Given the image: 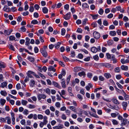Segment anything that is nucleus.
<instances>
[{"mask_svg":"<svg viewBox=\"0 0 129 129\" xmlns=\"http://www.w3.org/2000/svg\"><path fill=\"white\" fill-rule=\"evenodd\" d=\"M92 16L93 19H96L97 18L98 15H92Z\"/></svg>","mask_w":129,"mask_h":129,"instance_id":"0e129e2a","label":"nucleus"},{"mask_svg":"<svg viewBox=\"0 0 129 129\" xmlns=\"http://www.w3.org/2000/svg\"><path fill=\"white\" fill-rule=\"evenodd\" d=\"M42 11L45 14L48 13V10L46 7H44L42 9Z\"/></svg>","mask_w":129,"mask_h":129,"instance_id":"bb28decb","label":"nucleus"},{"mask_svg":"<svg viewBox=\"0 0 129 129\" xmlns=\"http://www.w3.org/2000/svg\"><path fill=\"white\" fill-rule=\"evenodd\" d=\"M4 127L5 129H11V127L7 125H5L4 126Z\"/></svg>","mask_w":129,"mask_h":129,"instance_id":"bf43d9fd","label":"nucleus"},{"mask_svg":"<svg viewBox=\"0 0 129 129\" xmlns=\"http://www.w3.org/2000/svg\"><path fill=\"white\" fill-rule=\"evenodd\" d=\"M58 92L62 98L65 99H66L65 97H64L62 96L63 95H65L66 94V91L64 90H62L61 91V93H60L59 91H58Z\"/></svg>","mask_w":129,"mask_h":129,"instance_id":"6e6552de","label":"nucleus"},{"mask_svg":"<svg viewBox=\"0 0 129 129\" xmlns=\"http://www.w3.org/2000/svg\"><path fill=\"white\" fill-rule=\"evenodd\" d=\"M66 32V30L64 28H62L61 30V35L63 36L65 35Z\"/></svg>","mask_w":129,"mask_h":129,"instance_id":"a18cd8bd","label":"nucleus"},{"mask_svg":"<svg viewBox=\"0 0 129 129\" xmlns=\"http://www.w3.org/2000/svg\"><path fill=\"white\" fill-rule=\"evenodd\" d=\"M112 121L113 124L114 125H117L118 124V121L115 119H113Z\"/></svg>","mask_w":129,"mask_h":129,"instance_id":"2f4dec72","label":"nucleus"},{"mask_svg":"<svg viewBox=\"0 0 129 129\" xmlns=\"http://www.w3.org/2000/svg\"><path fill=\"white\" fill-rule=\"evenodd\" d=\"M8 83L6 81L3 82L0 85V87L2 88H6L7 87Z\"/></svg>","mask_w":129,"mask_h":129,"instance_id":"423d86ee","label":"nucleus"},{"mask_svg":"<svg viewBox=\"0 0 129 129\" xmlns=\"http://www.w3.org/2000/svg\"><path fill=\"white\" fill-rule=\"evenodd\" d=\"M91 51L92 52L94 53H95L97 51V48L94 47H93L91 48Z\"/></svg>","mask_w":129,"mask_h":129,"instance_id":"a878e982","label":"nucleus"},{"mask_svg":"<svg viewBox=\"0 0 129 129\" xmlns=\"http://www.w3.org/2000/svg\"><path fill=\"white\" fill-rule=\"evenodd\" d=\"M71 77V75H69L68 77L67 80V84H69L70 81Z\"/></svg>","mask_w":129,"mask_h":129,"instance_id":"c03bdc74","label":"nucleus"},{"mask_svg":"<svg viewBox=\"0 0 129 129\" xmlns=\"http://www.w3.org/2000/svg\"><path fill=\"white\" fill-rule=\"evenodd\" d=\"M48 70L49 71H52L53 72H55L56 71L55 69L52 66H50L48 68Z\"/></svg>","mask_w":129,"mask_h":129,"instance_id":"9d476101","label":"nucleus"},{"mask_svg":"<svg viewBox=\"0 0 129 129\" xmlns=\"http://www.w3.org/2000/svg\"><path fill=\"white\" fill-rule=\"evenodd\" d=\"M40 51L44 57H46L47 56L48 53L46 50H44L43 49H41Z\"/></svg>","mask_w":129,"mask_h":129,"instance_id":"7ed1b4c3","label":"nucleus"},{"mask_svg":"<svg viewBox=\"0 0 129 129\" xmlns=\"http://www.w3.org/2000/svg\"><path fill=\"white\" fill-rule=\"evenodd\" d=\"M15 37L12 36H11L9 37V40L13 41L15 40Z\"/></svg>","mask_w":129,"mask_h":129,"instance_id":"09e8293b","label":"nucleus"},{"mask_svg":"<svg viewBox=\"0 0 129 129\" xmlns=\"http://www.w3.org/2000/svg\"><path fill=\"white\" fill-rule=\"evenodd\" d=\"M38 118L40 119H42L43 118V116L41 114H38Z\"/></svg>","mask_w":129,"mask_h":129,"instance_id":"680f3d73","label":"nucleus"},{"mask_svg":"<svg viewBox=\"0 0 129 129\" xmlns=\"http://www.w3.org/2000/svg\"><path fill=\"white\" fill-rule=\"evenodd\" d=\"M127 120L126 118H123L121 121L120 126H123L126 125L127 123Z\"/></svg>","mask_w":129,"mask_h":129,"instance_id":"39448f33","label":"nucleus"},{"mask_svg":"<svg viewBox=\"0 0 129 129\" xmlns=\"http://www.w3.org/2000/svg\"><path fill=\"white\" fill-rule=\"evenodd\" d=\"M0 66L1 68H4L6 67V65L3 62L0 61Z\"/></svg>","mask_w":129,"mask_h":129,"instance_id":"a19ab883","label":"nucleus"},{"mask_svg":"<svg viewBox=\"0 0 129 129\" xmlns=\"http://www.w3.org/2000/svg\"><path fill=\"white\" fill-rule=\"evenodd\" d=\"M0 93L2 95L5 96H6L7 95V93L5 90H1L0 92Z\"/></svg>","mask_w":129,"mask_h":129,"instance_id":"a211bd4d","label":"nucleus"},{"mask_svg":"<svg viewBox=\"0 0 129 129\" xmlns=\"http://www.w3.org/2000/svg\"><path fill=\"white\" fill-rule=\"evenodd\" d=\"M69 108L70 110L74 112H77V109H76V107L75 106H70L69 107Z\"/></svg>","mask_w":129,"mask_h":129,"instance_id":"ddd939ff","label":"nucleus"},{"mask_svg":"<svg viewBox=\"0 0 129 129\" xmlns=\"http://www.w3.org/2000/svg\"><path fill=\"white\" fill-rule=\"evenodd\" d=\"M79 109L80 110L78 113V114L80 115V116H82V114H83V111H84V110L80 109Z\"/></svg>","mask_w":129,"mask_h":129,"instance_id":"5fc2aeb1","label":"nucleus"},{"mask_svg":"<svg viewBox=\"0 0 129 129\" xmlns=\"http://www.w3.org/2000/svg\"><path fill=\"white\" fill-rule=\"evenodd\" d=\"M55 106L57 108H59L60 107V104L59 102H57L55 104Z\"/></svg>","mask_w":129,"mask_h":129,"instance_id":"3c124183","label":"nucleus"},{"mask_svg":"<svg viewBox=\"0 0 129 129\" xmlns=\"http://www.w3.org/2000/svg\"><path fill=\"white\" fill-rule=\"evenodd\" d=\"M44 90L45 91L46 93L49 94H50V91L49 88H47L46 90Z\"/></svg>","mask_w":129,"mask_h":129,"instance_id":"79ce46f5","label":"nucleus"},{"mask_svg":"<svg viewBox=\"0 0 129 129\" xmlns=\"http://www.w3.org/2000/svg\"><path fill=\"white\" fill-rule=\"evenodd\" d=\"M7 121V123L8 124H10L11 123V118L9 117H6V121Z\"/></svg>","mask_w":129,"mask_h":129,"instance_id":"2eb2a0df","label":"nucleus"},{"mask_svg":"<svg viewBox=\"0 0 129 129\" xmlns=\"http://www.w3.org/2000/svg\"><path fill=\"white\" fill-rule=\"evenodd\" d=\"M103 66L107 68H109L111 67V64L107 63L104 64L103 65Z\"/></svg>","mask_w":129,"mask_h":129,"instance_id":"f704fd0d","label":"nucleus"},{"mask_svg":"<svg viewBox=\"0 0 129 129\" xmlns=\"http://www.w3.org/2000/svg\"><path fill=\"white\" fill-rule=\"evenodd\" d=\"M99 80L102 81H103L104 80V78L102 76H100L99 77Z\"/></svg>","mask_w":129,"mask_h":129,"instance_id":"69168bd1","label":"nucleus"},{"mask_svg":"<svg viewBox=\"0 0 129 129\" xmlns=\"http://www.w3.org/2000/svg\"><path fill=\"white\" fill-rule=\"evenodd\" d=\"M12 31H9L8 30H5L4 31V33L6 35H9L11 33Z\"/></svg>","mask_w":129,"mask_h":129,"instance_id":"b1692460","label":"nucleus"},{"mask_svg":"<svg viewBox=\"0 0 129 129\" xmlns=\"http://www.w3.org/2000/svg\"><path fill=\"white\" fill-rule=\"evenodd\" d=\"M78 75L80 77H81L82 76H85L86 75L84 71H82L78 73Z\"/></svg>","mask_w":129,"mask_h":129,"instance_id":"cd10ccee","label":"nucleus"},{"mask_svg":"<svg viewBox=\"0 0 129 129\" xmlns=\"http://www.w3.org/2000/svg\"><path fill=\"white\" fill-rule=\"evenodd\" d=\"M43 122L45 123V124L46 125L48 121L47 120V117L46 116H45L43 117Z\"/></svg>","mask_w":129,"mask_h":129,"instance_id":"c9c22d12","label":"nucleus"},{"mask_svg":"<svg viewBox=\"0 0 129 129\" xmlns=\"http://www.w3.org/2000/svg\"><path fill=\"white\" fill-rule=\"evenodd\" d=\"M29 112L27 110L25 109L23 111V113L26 116H27Z\"/></svg>","mask_w":129,"mask_h":129,"instance_id":"7c9ffc66","label":"nucleus"},{"mask_svg":"<svg viewBox=\"0 0 129 129\" xmlns=\"http://www.w3.org/2000/svg\"><path fill=\"white\" fill-rule=\"evenodd\" d=\"M50 109L51 111L54 112L55 110V109L53 106H51L50 107Z\"/></svg>","mask_w":129,"mask_h":129,"instance_id":"13d9d810","label":"nucleus"},{"mask_svg":"<svg viewBox=\"0 0 129 129\" xmlns=\"http://www.w3.org/2000/svg\"><path fill=\"white\" fill-rule=\"evenodd\" d=\"M92 73H88L87 74V76L89 78H91L92 76Z\"/></svg>","mask_w":129,"mask_h":129,"instance_id":"774afa93","label":"nucleus"},{"mask_svg":"<svg viewBox=\"0 0 129 129\" xmlns=\"http://www.w3.org/2000/svg\"><path fill=\"white\" fill-rule=\"evenodd\" d=\"M6 102L5 100L4 99H1L0 100V102L1 105L3 106L4 105Z\"/></svg>","mask_w":129,"mask_h":129,"instance_id":"473e14b6","label":"nucleus"},{"mask_svg":"<svg viewBox=\"0 0 129 129\" xmlns=\"http://www.w3.org/2000/svg\"><path fill=\"white\" fill-rule=\"evenodd\" d=\"M111 115L112 117L115 118L116 117L117 114L115 113H112L111 114Z\"/></svg>","mask_w":129,"mask_h":129,"instance_id":"6e6d98bb","label":"nucleus"},{"mask_svg":"<svg viewBox=\"0 0 129 129\" xmlns=\"http://www.w3.org/2000/svg\"><path fill=\"white\" fill-rule=\"evenodd\" d=\"M66 74V72L64 69H63L61 72V74H62L63 76H64Z\"/></svg>","mask_w":129,"mask_h":129,"instance_id":"052dcab7","label":"nucleus"},{"mask_svg":"<svg viewBox=\"0 0 129 129\" xmlns=\"http://www.w3.org/2000/svg\"><path fill=\"white\" fill-rule=\"evenodd\" d=\"M82 7L84 8H88L89 6L88 4L86 3H84L82 4Z\"/></svg>","mask_w":129,"mask_h":129,"instance_id":"4be33fe9","label":"nucleus"},{"mask_svg":"<svg viewBox=\"0 0 129 129\" xmlns=\"http://www.w3.org/2000/svg\"><path fill=\"white\" fill-rule=\"evenodd\" d=\"M27 74L31 75L33 74V75H35V73L34 72H32L31 71H28L27 73Z\"/></svg>","mask_w":129,"mask_h":129,"instance_id":"e2e57ef3","label":"nucleus"},{"mask_svg":"<svg viewBox=\"0 0 129 129\" xmlns=\"http://www.w3.org/2000/svg\"><path fill=\"white\" fill-rule=\"evenodd\" d=\"M63 127L62 125L59 124L58 126L54 127L53 128L55 129H59L62 128Z\"/></svg>","mask_w":129,"mask_h":129,"instance_id":"aec40b11","label":"nucleus"},{"mask_svg":"<svg viewBox=\"0 0 129 129\" xmlns=\"http://www.w3.org/2000/svg\"><path fill=\"white\" fill-rule=\"evenodd\" d=\"M38 23V22L36 20H33L31 22V23L34 24H37Z\"/></svg>","mask_w":129,"mask_h":129,"instance_id":"49530a36","label":"nucleus"},{"mask_svg":"<svg viewBox=\"0 0 129 129\" xmlns=\"http://www.w3.org/2000/svg\"><path fill=\"white\" fill-rule=\"evenodd\" d=\"M93 59L96 60H98L99 59V57L97 55H96L93 56Z\"/></svg>","mask_w":129,"mask_h":129,"instance_id":"338daca9","label":"nucleus"},{"mask_svg":"<svg viewBox=\"0 0 129 129\" xmlns=\"http://www.w3.org/2000/svg\"><path fill=\"white\" fill-rule=\"evenodd\" d=\"M53 84L56 87L59 88H61V86L55 82H53Z\"/></svg>","mask_w":129,"mask_h":129,"instance_id":"6ab92c4d","label":"nucleus"},{"mask_svg":"<svg viewBox=\"0 0 129 129\" xmlns=\"http://www.w3.org/2000/svg\"><path fill=\"white\" fill-rule=\"evenodd\" d=\"M121 69L122 70L127 71L128 70V66L122 65L121 67Z\"/></svg>","mask_w":129,"mask_h":129,"instance_id":"4468645a","label":"nucleus"},{"mask_svg":"<svg viewBox=\"0 0 129 129\" xmlns=\"http://www.w3.org/2000/svg\"><path fill=\"white\" fill-rule=\"evenodd\" d=\"M35 84V81L33 79H32L30 80L29 84L30 86L31 87H34Z\"/></svg>","mask_w":129,"mask_h":129,"instance_id":"0eeeda50","label":"nucleus"},{"mask_svg":"<svg viewBox=\"0 0 129 129\" xmlns=\"http://www.w3.org/2000/svg\"><path fill=\"white\" fill-rule=\"evenodd\" d=\"M77 96L78 98L80 100V101H81L83 100V97L81 95L79 94L77 95Z\"/></svg>","mask_w":129,"mask_h":129,"instance_id":"de8ad7c7","label":"nucleus"},{"mask_svg":"<svg viewBox=\"0 0 129 129\" xmlns=\"http://www.w3.org/2000/svg\"><path fill=\"white\" fill-rule=\"evenodd\" d=\"M120 62L123 64H125L129 62V60L128 59L125 60L124 59H122L120 60Z\"/></svg>","mask_w":129,"mask_h":129,"instance_id":"f8f14e48","label":"nucleus"},{"mask_svg":"<svg viewBox=\"0 0 129 129\" xmlns=\"http://www.w3.org/2000/svg\"><path fill=\"white\" fill-rule=\"evenodd\" d=\"M122 105L123 106V110H125L127 106V103L126 102H123L122 103Z\"/></svg>","mask_w":129,"mask_h":129,"instance_id":"1a4fd4ad","label":"nucleus"},{"mask_svg":"<svg viewBox=\"0 0 129 129\" xmlns=\"http://www.w3.org/2000/svg\"><path fill=\"white\" fill-rule=\"evenodd\" d=\"M25 45L27 46H28L30 44V39L28 37H27L25 39Z\"/></svg>","mask_w":129,"mask_h":129,"instance_id":"5701e85b","label":"nucleus"},{"mask_svg":"<svg viewBox=\"0 0 129 129\" xmlns=\"http://www.w3.org/2000/svg\"><path fill=\"white\" fill-rule=\"evenodd\" d=\"M21 31L22 32H25L26 31V29L24 26H22L20 28Z\"/></svg>","mask_w":129,"mask_h":129,"instance_id":"864d4df0","label":"nucleus"},{"mask_svg":"<svg viewBox=\"0 0 129 129\" xmlns=\"http://www.w3.org/2000/svg\"><path fill=\"white\" fill-rule=\"evenodd\" d=\"M0 122H6V118H4L1 117L0 118Z\"/></svg>","mask_w":129,"mask_h":129,"instance_id":"4d7b16f0","label":"nucleus"},{"mask_svg":"<svg viewBox=\"0 0 129 129\" xmlns=\"http://www.w3.org/2000/svg\"><path fill=\"white\" fill-rule=\"evenodd\" d=\"M45 113L47 115H49L50 113V111L49 109H47L45 111Z\"/></svg>","mask_w":129,"mask_h":129,"instance_id":"8fccbe9b","label":"nucleus"},{"mask_svg":"<svg viewBox=\"0 0 129 129\" xmlns=\"http://www.w3.org/2000/svg\"><path fill=\"white\" fill-rule=\"evenodd\" d=\"M61 44V43L60 42H58L57 44H55L54 45L55 47L56 48H59Z\"/></svg>","mask_w":129,"mask_h":129,"instance_id":"58836bf2","label":"nucleus"},{"mask_svg":"<svg viewBox=\"0 0 129 129\" xmlns=\"http://www.w3.org/2000/svg\"><path fill=\"white\" fill-rule=\"evenodd\" d=\"M70 12L67 13L66 14L64 15L63 16V18L66 20H68L71 18Z\"/></svg>","mask_w":129,"mask_h":129,"instance_id":"20e7f679","label":"nucleus"},{"mask_svg":"<svg viewBox=\"0 0 129 129\" xmlns=\"http://www.w3.org/2000/svg\"><path fill=\"white\" fill-rule=\"evenodd\" d=\"M46 98V96L43 94H40L37 95V98L39 100H40L42 99H45Z\"/></svg>","mask_w":129,"mask_h":129,"instance_id":"f257e3e1","label":"nucleus"},{"mask_svg":"<svg viewBox=\"0 0 129 129\" xmlns=\"http://www.w3.org/2000/svg\"><path fill=\"white\" fill-rule=\"evenodd\" d=\"M104 76L107 78H109L111 77V75L109 73H105L104 74Z\"/></svg>","mask_w":129,"mask_h":129,"instance_id":"c756f323","label":"nucleus"},{"mask_svg":"<svg viewBox=\"0 0 129 129\" xmlns=\"http://www.w3.org/2000/svg\"><path fill=\"white\" fill-rule=\"evenodd\" d=\"M109 106H110L109 107L113 109H115L116 110H117L119 109L118 106L117 105L113 106H112L111 105H110Z\"/></svg>","mask_w":129,"mask_h":129,"instance_id":"dca6fc26","label":"nucleus"},{"mask_svg":"<svg viewBox=\"0 0 129 129\" xmlns=\"http://www.w3.org/2000/svg\"><path fill=\"white\" fill-rule=\"evenodd\" d=\"M27 59L32 62H33L35 60L34 59L33 57L30 56H29L28 57Z\"/></svg>","mask_w":129,"mask_h":129,"instance_id":"72a5a7b5","label":"nucleus"},{"mask_svg":"<svg viewBox=\"0 0 129 129\" xmlns=\"http://www.w3.org/2000/svg\"><path fill=\"white\" fill-rule=\"evenodd\" d=\"M81 68L80 67H76L74 68V71L75 72H77L81 70Z\"/></svg>","mask_w":129,"mask_h":129,"instance_id":"9b49d317","label":"nucleus"},{"mask_svg":"<svg viewBox=\"0 0 129 129\" xmlns=\"http://www.w3.org/2000/svg\"><path fill=\"white\" fill-rule=\"evenodd\" d=\"M8 47L9 49L12 50L14 51L15 49L14 46L11 44H9L8 46Z\"/></svg>","mask_w":129,"mask_h":129,"instance_id":"4c0bfd02","label":"nucleus"},{"mask_svg":"<svg viewBox=\"0 0 129 129\" xmlns=\"http://www.w3.org/2000/svg\"><path fill=\"white\" fill-rule=\"evenodd\" d=\"M113 43V41L112 40H109L107 41V44L109 45H111Z\"/></svg>","mask_w":129,"mask_h":129,"instance_id":"ea45409f","label":"nucleus"},{"mask_svg":"<svg viewBox=\"0 0 129 129\" xmlns=\"http://www.w3.org/2000/svg\"><path fill=\"white\" fill-rule=\"evenodd\" d=\"M112 102L114 103L117 105H119L120 104V102L116 99L113 98L112 99Z\"/></svg>","mask_w":129,"mask_h":129,"instance_id":"f3484780","label":"nucleus"},{"mask_svg":"<svg viewBox=\"0 0 129 129\" xmlns=\"http://www.w3.org/2000/svg\"><path fill=\"white\" fill-rule=\"evenodd\" d=\"M109 34L111 36H114L116 35V33L115 31H110Z\"/></svg>","mask_w":129,"mask_h":129,"instance_id":"c85d7f7f","label":"nucleus"},{"mask_svg":"<svg viewBox=\"0 0 129 129\" xmlns=\"http://www.w3.org/2000/svg\"><path fill=\"white\" fill-rule=\"evenodd\" d=\"M35 107L36 106L35 105L31 104H29L28 107L29 109H34Z\"/></svg>","mask_w":129,"mask_h":129,"instance_id":"37998d69","label":"nucleus"},{"mask_svg":"<svg viewBox=\"0 0 129 129\" xmlns=\"http://www.w3.org/2000/svg\"><path fill=\"white\" fill-rule=\"evenodd\" d=\"M27 103V101L26 100H22L21 101L22 104L23 105H26Z\"/></svg>","mask_w":129,"mask_h":129,"instance_id":"e433bc0d","label":"nucleus"},{"mask_svg":"<svg viewBox=\"0 0 129 129\" xmlns=\"http://www.w3.org/2000/svg\"><path fill=\"white\" fill-rule=\"evenodd\" d=\"M3 10L5 11L8 12L10 11V9L9 7H8L7 5H5L3 9Z\"/></svg>","mask_w":129,"mask_h":129,"instance_id":"412c9836","label":"nucleus"},{"mask_svg":"<svg viewBox=\"0 0 129 129\" xmlns=\"http://www.w3.org/2000/svg\"><path fill=\"white\" fill-rule=\"evenodd\" d=\"M64 79H62L61 80L63 81L62 82H61V85L62 87L63 88H66V86L65 83V81L64 80Z\"/></svg>","mask_w":129,"mask_h":129,"instance_id":"393cba45","label":"nucleus"},{"mask_svg":"<svg viewBox=\"0 0 129 129\" xmlns=\"http://www.w3.org/2000/svg\"><path fill=\"white\" fill-rule=\"evenodd\" d=\"M114 70L115 72L117 73L119 72L120 70V68L118 67L116 68Z\"/></svg>","mask_w":129,"mask_h":129,"instance_id":"603ef678","label":"nucleus"},{"mask_svg":"<svg viewBox=\"0 0 129 129\" xmlns=\"http://www.w3.org/2000/svg\"><path fill=\"white\" fill-rule=\"evenodd\" d=\"M93 36L94 38L96 40L99 39L100 37V34L96 31H95L93 32Z\"/></svg>","mask_w":129,"mask_h":129,"instance_id":"f03ea898","label":"nucleus"}]
</instances>
